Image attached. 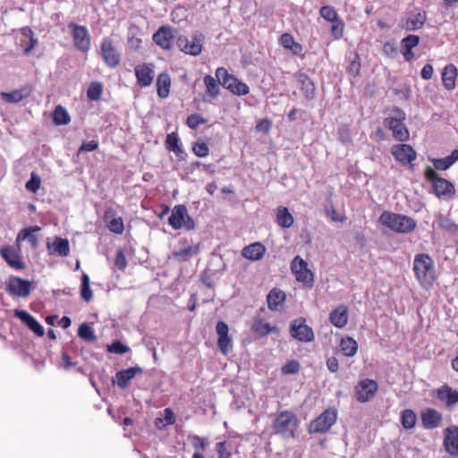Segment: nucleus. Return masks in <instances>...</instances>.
Wrapping results in <instances>:
<instances>
[{"instance_id": "bf43d9fd", "label": "nucleus", "mask_w": 458, "mask_h": 458, "mask_svg": "<svg viewBox=\"0 0 458 458\" xmlns=\"http://www.w3.org/2000/svg\"><path fill=\"white\" fill-rule=\"evenodd\" d=\"M419 43L420 37L417 35L411 34L402 39L401 47L402 48L412 49L416 47L419 45Z\"/></svg>"}, {"instance_id": "de8ad7c7", "label": "nucleus", "mask_w": 458, "mask_h": 458, "mask_svg": "<svg viewBox=\"0 0 458 458\" xmlns=\"http://www.w3.org/2000/svg\"><path fill=\"white\" fill-rule=\"evenodd\" d=\"M103 94V85L99 81H92L88 89H87V97L89 100L97 101L101 98Z\"/></svg>"}, {"instance_id": "f03ea898", "label": "nucleus", "mask_w": 458, "mask_h": 458, "mask_svg": "<svg viewBox=\"0 0 458 458\" xmlns=\"http://www.w3.org/2000/svg\"><path fill=\"white\" fill-rule=\"evenodd\" d=\"M413 271L420 284L429 287L435 281L434 261L428 254H417L413 260Z\"/></svg>"}, {"instance_id": "bb28decb", "label": "nucleus", "mask_w": 458, "mask_h": 458, "mask_svg": "<svg viewBox=\"0 0 458 458\" xmlns=\"http://www.w3.org/2000/svg\"><path fill=\"white\" fill-rule=\"evenodd\" d=\"M266 247L259 242H256L245 246L242 250V256L251 261H258L263 259L266 253Z\"/></svg>"}, {"instance_id": "6e6552de", "label": "nucleus", "mask_w": 458, "mask_h": 458, "mask_svg": "<svg viewBox=\"0 0 458 458\" xmlns=\"http://www.w3.org/2000/svg\"><path fill=\"white\" fill-rule=\"evenodd\" d=\"M336 419V410L328 408L310 422L308 430L310 433H326L335 423Z\"/></svg>"}, {"instance_id": "6e6d98bb", "label": "nucleus", "mask_w": 458, "mask_h": 458, "mask_svg": "<svg viewBox=\"0 0 458 458\" xmlns=\"http://www.w3.org/2000/svg\"><path fill=\"white\" fill-rule=\"evenodd\" d=\"M207 123L199 114H192L187 117L186 124L192 130H196L199 125Z\"/></svg>"}, {"instance_id": "ea45409f", "label": "nucleus", "mask_w": 458, "mask_h": 458, "mask_svg": "<svg viewBox=\"0 0 458 458\" xmlns=\"http://www.w3.org/2000/svg\"><path fill=\"white\" fill-rule=\"evenodd\" d=\"M171 87V78L167 72H161L157 79V93L161 98L169 96Z\"/></svg>"}, {"instance_id": "58836bf2", "label": "nucleus", "mask_w": 458, "mask_h": 458, "mask_svg": "<svg viewBox=\"0 0 458 458\" xmlns=\"http://www.w3.org/2000/svg\"><path fill=\"white\" fill-rule=\"evenodd\" d=\"M425 22L426 13L420 12L415 15L407 18L403 23V28L409 31L418 30L423 27Z\"/></svg>"}, {"instance_id": "dca6fc26", "label": "nucleus", "mask_w": 458, "mask_h": 458, "mask_svg": "<svg viewBox=\"0 0 458 458\" xmlns=\"http://www.w3.org/2000/svg\"><path fill=\"white\" fill-rule=\"evenodd\" d=\"M32 289L31 282L19 276L11 277L6 285V290L11 295L22 298L29 296Z\"/></svg>"}, {"instance_id": "393cba45", "label": "nucleus", "mask_w": 458, "mask_h": 458, "mask_svg": "<svg viewBox=\"0 0 458 458\" xmlns=\"http://www.w3.org/2000/svg\"><path fill=\"white\" fill-rule=\"evenodd\" d=\"M280 45L286 50H289L293 55L304 58L303 46L295 41L291 33H283L279 38Z\"/></svg>"}, {"instance_id": "4c0bfd02", "label": "nucleus", "mask_w": 458, "mask_h": 458, "mask_svg": "<svg viewBox=\"0 0 458 458\" xmlns=\"http://www.w3.org/2000/svg\"><path fill=\"white\" fill-rule=\"evenodd\" d=\"M339 348L345 357L352 358L357 354L359 345L354 338L345 336L341 339Z\"/></svg>"}, {"instance_id": "09e8293b", "label": "nucleus", "mask_w": 458, "mask_h": 458, "mask_svg": "<svg viewBox=\"0 0 458 458\" xmlns=\"http://www.w3.org/2000/svg\"><path fill=\"white\" fill-rule=\"evenodd\" d=\"M344 28L345 24L340 17L331 21L330 30L334 39L339 40L343 38Z\"/></svg>"}, {"instance_id": "c756f323", "label": "nucleus", "mask_w": 458, "mask_h": 458, "mask_svg": "<svg viewBox=\"0 0 458 458\" xmlns=\"http://www.w3.org/2000/svg\"><path fill=\"white\" fill-rule=\"evenodd\" d=\"M348 308L342 304L334 309L329 315V321L337 328L344 327L348 323Z\"/></svg>"}, {"instance_id": "8fccbe9b", "label": "nucleus", "mask_w": 458, "mask_h": 458, "mask_svg": "<svg viewBox=\"0 0 458 458\" xmlns=\"http://www.w3.org/2000/svg\"><path fill=\"white\" fill-rule=\"evenodd\" d=\"M81 296L86 302H89L93 296L89 285V277L86 274H83L81 276Z\"/></svg>"}, {"instance_id": "79ce46f5", "label": "nucleus", "mask_w": 458, "mask_h": 458, "mask_svg": "<svg viewBox=\"0 0 458 458\" xmlns=\"http://www.w3.org/2000/svg\"><path fill=\"white\" fill-rule=\"evenodd\" d=\"M457 160L458 149H454L448 157L433 159L432 163L435 169L444 171L451 167Z\"/></svg>"}, {"instance_id": "f257e3e1", "label": "nucleus", "mask_w": 458, "mask_h": 458, "mask_svg": "<svg viewBox=\"0 0 458 458\" xmlns=\"http://www.w3.org/2000/svg\"><path fill=\"white\" fill-rule=\"evenodd\" d=\"M378 222L397 233H410L417 226V223L412 217L390 211H384L380 215Z\"/></svg>"}, {"instance_id": "423d86ee", "label": "nucleus", "mask_w": 458, "mask_h": 458, "mask_svg": "<svg viewBox=\"0 0 458 458\" xmlns=\"http://www.w3.org/2000/svg\"><path fill=\"white\" fill-rule=\"evenodd\" d=\"M216 77L218 81H221V84L233 94L237 96H245L249 94V86L235 76L230 74L227 70L224 67H218L216 71Z\"/></svg>"}, {"instance_id": "3c124183", "label": "nucleus", "mask_w": 458, "mask_h": 458, "mask_svg": "<svg viewBox=\"0 0 458 458\" xmlns=\"http://www.w3.org/2000/svg\"><path fill=\"white\" fill-rule=\"evenodd\" d=\"M78 335L87 342H93L97 339L91 327L87 323H82L78 329Z\"/></svg>"}, {"instance_id": "b1692460", "label": "nucleus", "mask_w": 458, "mask_h": 458, "mask_svg": "<svg viewBox=\"0 0 458 458\" xmlns=\"http://www.w3.org/2000/svg\"><path fill=\"white\" fill-rule=\"evenodd\" d=\"M32 91L33 87L30 84H26L21 89H14L11 92H1V98L6 103H19L29 98Z\"/></svg>"}, {"instance_id": "2eb2a0df", "label": "nucleus", "mask_w": 458, "mask_h": 458, "mask_svg": "<svg viewBox=\"0 0 458 458\" xmlns=\"http://www.w3.org/2000/svg\"><path fill=\"white\" fill-rule=\"evenodd\" d=\"M176 30L168 25L161 26L152 36L153 41L164 50H171Z\"/></svg>"}, {"instance_id": "7c9ffc66", "label": "nucleus", "mask_w": 458, "mask_h": 458, "mask_svg": "<svg viewBox=\"0 0 458 458\" xmlns=\"http://www.w3.org/2000/svg\"><path fill=\"white\" fill-rule=\"evenodd\" d=\"M41 228L38 225L26 227L21 229L16 238V242L19 244L21 242L28 241L32 249H37L38 246V238L36 234Z\"/></svg>"}, {"instance_id": "9d476101", "label": "nucleus", "mask_w": 458, "mask_h": 458, "mask_svg": "<svg viewBox=\"0 0 458 458\" xmlns=\"http://www.w3.org/2000/svg\"><path fill=\"white\" fill-rule=\"evenodd\" d=\"M291 270L298 282L310 287L312 286L314 275L312 271L308 268L307 262L301 256L293 258L291 263Z\"/></svg>"}, {"instance_id": "69168bd1", "label": "nucleus", "mask_w": 458, "mask_h": 458, "mask_svg": "<svg viewBox=\"0 0 458 458\" xmlns=\"http://www.w3.org/2000/svg\"><path fill=\"white\" fill-rule=\"evenodd\" d=\"M216 451L218 454V458H231L232 454L226 449V443L225 441L217 442L216 444Z\"/></svg>"}, {"instance_id": "1a4fd4ad", "label": "nucleus", "mask_w": 458, "mask_h": 458, "mask_svg": "<svg viewBox=\"0 0 458 458\" xmlns=\"http://www.w3.org/2000/svg\"><path fill=\"white\" fill-rule=\"evenodd\" d=\"M99 53L107 67L114 69L120 64L121 54L110 38H104L102 39Z\"/></svg>"}, {"instance_id": "f3484780", "label": "nucleus", "mask_w": 458, "mask_h": 458, "mask_svg": "<svg viewBox=\"0 0 458 458\" xmlns=\"http://www.w3.org/2000/svg\"><path fill=\"white\" fill-rule=\"evenodd\" d=\"M216 332L217 334V347L224 355H227L233 348V339L229 335L228 325L222 320L218 321Z\"/></svg>"}, {"instance_id": "0eeeda50", "label": "nucleus", "mask_w": 458, "mask_h": 458, "mask_svg": "<svg viewBox=\"0 0 458 458\" xmlns=\"http://www.w3.org/2000/svg\"><path fill=\"white\" fill-rule=\"evenodd\" d=\"M168 224L174 230L185 228L188 231L195 228L194 220L188 215L185 205H176L168 218Z\"/></svg>"}, {"instance_id": "c85d7f7f", "label": "nucleus", "mask_w": 458, "mask_h": 458, "mask_svg": "<svg viewBox=\"0 0 458 458\" xmlns=\"http://www.w3.org/2000/svg\"><path fill=\"white\" fill-rule=\"evenodd\" d=\"M47 248L49 254H57L60 257H67L70 254V243L67 239L55 237L52 243L47 242Z\"/></svg>"}, {"instance_id": "c9c22d12", "label": "nucleus", "mask_w": 458, "mask_h": 458, "mask_svg": "<svg viewBox=\"0 0 458 458\" xmlns=\"http://www.w3.org/2000/svg\"><path fill=\"white\" fill-rule=\"evenodd\" d=\"M296 79L301 85V90L307 99H313L316 88L311 79L306 73H298Z\"/></svg>"}, {"instance_id": "864d4df0", "label": "nucleus", "mask_w": 458, "mask_h": 458, "mask_svg": "<svg viewBox=\"0 0 458 458\" xmlns=\"http://www.w3.org/2000/svg\"><path fill=\"white\" fill-rule=\"evenodd\" d=\"M319 13L322 18H324L326 21H327L329 22L339 18V15L337 13L336 10L331 5L322 6L319 10Z\"/></svg>"}, {"instance_id": "5fc2aeb1", "label": "nucleus", "mask_w": 458, "mask_h": 458, "mask_svg": "<svg viewBox=\"0 0 458 458\" xmlns=\"http://www.w3.org/2000/svg\"><path fill=\"white\" fill-rule=\"evenodd\" d=\"M301 365L296 360L287 361L281 369L284 375H293L300 371Z\"/></svg>"}, {"instance_id": "052dcab7", "label": "nucleus", "mask_w": 458, "mask_h": 458, "mask_svg": "<svg viewBox=\"0 0 458 458\" xmlns=\"http://www.w3.org/2000/svg\"><path fill=\"white\" fill-rule=\"evenodd\" d=\"M107 351L112 353L124 354L130 351V348L120 341H114L107 345Z\"/></svg>"}, {"instance_id": "4be33fe9", "label": "nucleus", "mask_w": 458, "mask_h": 458, "mask_svg": "<svg viewBox=\"0 0 458 458\" xmlns=\"http://www.w3.org/2000/svg\"><path fill=\"white\" fill-rule=\"evenodd\" d=\"M200 251V245L189 244L186 240L183 241V247L172 253L171 259L174 260L182 263L190 260L192 257L198 255Z\"/></svg>"}, {"instance_id": "c03bdc74", "label": "nucleus", "mask_w": 458, "mask_h": 458, "mask_svg": "<svg viewBox=\"0 0 458 458\" xmlns=\"http://www.w3.org/2000/svg\"><path fill=\"white\" fill-rule=\"evenodd\" d=\"M52 119L53 123L57 126L66 125L71 122V116L69 113L61 105L56 106L54 109V112L52 113Z\"/></svg>"}, {"instance_id": "9b49d317", "label": "nucleus", "mask_w": 458, "mask_h": 458, "mask_svg": "<svg viewBox=\"0 0 458 458\" xmlns=\"http://www.w3.org/2000/svg\"><path fill=\"white\" fill-rule=\"evenodd\" d=\"M68 28L72 30L74 47L78 50L87 53L90 48V36L88 29L73 21L68 24Z\"/></svg>"}, {"instance_id": "ddd939ff", "label": "nucleus", "mask_w": 458, "mask_h": 458, "mask_svg": "<svg viewBox=\"0 0 458 458\" xmlns=\"http://www.w3.org/2000/svg\"><path fill=\"white\" fill-rule=\"evenodd\" d=\"M355 397L360 403H367L373 399L378 391V385L373 379L360 380L355 386Z\"/></svg>"}, {"instance_id": "a18cd8bd", "label": "nucleus", "mask_w": 458, "mask_h": 458, "mask_svg": "<svg viewBox=\"0 0 458 458\" xmlns=\"http://www.w3.org/2000/svg\"><path fill=\"white\" fill-rule=\"evenodd\" d=\"M203 81L206 86V95L212 99L216 98L220 91L219 82L211 75H206Z\"/></svg>"}, {"instance_id": "412c9836", "label": "nucleus", "mask_w": 458, "mask_h": 458, "mask_svg": "<svg viewBox=\"0 0 458 458\" xmlns=\"http://www.w3.org/2000/svg\"><path fill=\"white\" fill-rule=\"evenodd\" d=\"M445 450L452 456H458V427L451 426L444 431Z\"/></svg>"}, {"instance_id": "72a5a7b5", "label": "nucleus", "mask_w": 458, "mask_h": 458, "mask_svg": "<svg viewBox=\"0 0 458 458\" xmlns=\"http://www.w3.org/2000/svg\"><path fill=\"white\" fill-rule=\"evenodd\" d=\"M458 76V70L453 64H447L442 72V81L444 87L447 90H452L456 87V79Z\"/></svg>"}, {"instance_id": "f8f14e48", "label": "nucleus", "mask_w": 458, "mask_h": 458, "mask_svg": "<svg viewBox=\"0 0 458 458\" xmlns=\"http://www.w3.org/2000/svg\"><path fill=\"white\" fill-rule=\"evenodd\" d=\"M290 334L293 338L303 343L312 342L315 338L313 329L306 324L303 318L295 319L291 323Z\"/></svg>"}, {"instance_id": "f704fd0d", "label": "nucleus", "mask_w": 458, "mask_h": 458, "mask_svg": "<svg viewBox=\"0 0 458 458\" xmlns=\"http://www.w3.org/2000/svg\"><path fill=\"white\" fill-rule=\"evenodd\" d=\"M286 299V294L279 288H273L267 296V307L270 310H277L283 306Z\"/></svg>"}, {"instance_id": "2f4dec72", "label": "nucleus", "mask_w": 458, "mask_h": 458, "mask_svg": "<svg viewBox=\"0 0 458 458\" xmlns=\"http://www.w3.org/2000/svg\"><path fill=\"white\" fill-rule=\"evenodd\" d=\"M437 397L447 407H452L458 403V391L454 390L447 385H444L437 389Z\"/></svg>"}, {"instance_id": "5701e85b", "label": "nucleus", "mask_w": 458, "mask_h": 458, "mask_svg": "<svg viewBox=\"0 0 458 458\" xmlns=\"http://www.w3.org/2000/svg\"><path fill=\"white\" fill-rule=\"evenodd\" d=\"M422 426L427 429L437 428L442 422L441 413L433 408H425L420 412Z\"/></svg>"}, {"instance_id": "603ef678", "label": "nucleus", "mask_w": 458, "mask_h": 458, "mask_svg": "<svg viewBox=\"0 0 458 458\" xmlns=\"http://www.w3.org/2000/svg\"><path fill=\"white\" fill-rule=\"evenodd\" d=\"M325 212L327 216L334 222H344L346 217L344 216H339L337 211L329 198H327V203L325 205Z\"/></svg>"}, {"instance_id": "20e7f679", "label": "nucleus", "mask_w": 458, "mask_h": 458, "mask_svg": "<svg viewBox=\"0 0 458 458\" xmlns=\"http://www.w3.org/2000/svg\"><path fill=\"white\" fill-rule=\"evenodd\" d=\"M391 113L393 115L386 117L384 121L385 126L392 131L394 140L401 142L408 140L410 132L403 123L405 120L404 112L399 107H394L392 109Z\"/></svg>"}, {"instance_id": "e2e57ef3", "label": "nucleus", "mask_w": 458, "mask_h": 458, "mask_svg": "<svg viewBox=\"0 0 458 458\" xmlns=\"http://www.w3.org/2000/svg\"><path fill=\"white\" fill-rule=\"evenodd\" d=\"M127 45L131 50L137 52L141 48L142 40L136 35H130L128 37Z\"/></svg>"}, {"instance_id": "a878e982", "label": "nucleus", "mask_w": 458, "mask_h": 458, "mask_svg": "<svg viewBox=\"0 0 458 458\" xmlns=\"http://www.w3.org/2000/svg\"><path fill=\"white\" fill-rule=\"evenodd\" d=\"M15 317L19 318L36 335L43 336L45 334L43 327L38 320L25 310H14Z\"/></svg>"}, {"instance_id": "aec40b11", "label": "nucleus", "mask_w": 458, "mask_h": 458, "mask_svg": "<svg viewBox=\"0 0 458 458\" xmlns=\"http://www.w3.org/2000/svg\"><path fill=\"white\" fill-rule=\"evenodd\" d=\"M2 258L6 263L16 270H23L25 268V263L23 262L21 254L19 250H15L12 246H4L0 250Z\"/></svg>"}, {"instance_id": "0e129e2a", "label": "nucleus", "mask_w": 458, "mask_h": 458, "mask_svg": "<svg viewBox=\"0 0 458 458\" xmlns=\"http://www.w3.org/2000/svg\"><path fill=\"white\" fill-rule=\"evenodd\" d=\"M193 442L192 446L195 450V452H200L205 451L207 448L208 443L205 437H199V436H193L192 437Z\"/></svg>"}, {"instance_id": "cd10ccee", "label": "nucleus", "mask_w": 458, "mask_h": 458, "mask_svg": "<svg viewBox=\"0 0 458 458\" xmlns=\"http://www.w3.org/2000/svg\"><path fill=\"white\" fill-rule=\"evenodd\" d=\"M114 210L108 208L104 213V221L106 223V227L109 231L116 234H122L124 231L123 220L121 216H114Z\"/></svg>"}, {"instance_id": "a211bd4d", "label": "nucleus", "mask_w": 458, "mask_h": 458, "mask_svg": "<svg viewBox=\"0 0 458 458\" xmlns=\"http://www.w3.org/2000/svg\"><path fill=\"white\" fill-rule=\"evenodd\" d=\"M137 83L140 88L150 86L154 80V64L142 63L134 68Z\"/></svg>"}, {"instance_id": "473e14b6", "label": "nucleus", "mask_w": 458, "mask_h": 458, "mask_svg": "<svg viewBox=\"0 0 458 458\" xmlns=\"http://www.w3.org/2000/svg\"><path fill=\"white\" fill-rule=\"evenodd\" d=\"M142 369L139 367H131L127 369H123L115 374L116 384L121 389H125L130 381L138 374L141 373Z\"/></svg>"}, {"instance_id": "774afa93", "label": "nucleus", "mask_w": 458, "mask_h": 458, "mask_svg": "<svg viewBox=\"0 0 458 458\" xmlns=\"http://www.w3.org/2000/svg\"><path fill=\"white\" fill-rule=\"evenodd\" d=\"M179 144V137L175 132L167 134L165 139V146L169 151L176 148Z\"/></svg>"}, {"instance_id": "39448f33", "label": "nucleus", "mask_w": 458, "mask_h": 458, "mask_svg": "<svg viewBox=\"0 0 458 458\" xmlns=\"http://www.w3.org/2000/svg\"><path fill=\"white\" fill-rule=\"evenodd\" d=\"M424 174L426 180L431 183L433 192L438 198L451 199L455 195L454 184L448 180L438 176L432 167L428 166Z\"/></svg>"}, {"instance_id": "6ab92c4d", "label": "nucleus", "mask_w": 458, "mask_h": 458, "mask_svg": "<svg viewBox=\"0 0 458 458\" xmlns=\"http://www.w3.org/2000/svg\"><path fill=\"white\" fill-rule=\"evenodd\" d=\"M391 153L394 157L395 160L403 165L409 164L413 166L411 163L417 157L416 151L408 144H398L394 146Z\"/></svg>"}, {"instance_id": "7ed1b4c3", "label": "nucleus", "mask_w": 458, "mask_h": 458, "mask_svg": "<svg viewBox=\"0 0 458 458\" xmlns=\"http://www.w3.org/2000/svg\"><path fill=\"white\" fill-rule=\"evenodd\" d=\"M300 421L291 411H281L273 422V430L284 439L294 438Z\"/></svg>"}, {"instance_id": "680f3d73", "label": "nucleus", "mask_w": 458, "mask_h": 458, "mask_svg": "<svg viewBox=\"0 0 458 458\" xmlns=\"http://www.w3.org/2000/svg\"><path fill=\"white\" fill-rule=\"evenodd\" d=\"M383 52L388 57L394 58L398 55V47L394 42L387 41L383 46Z\"/></svg>"}, {"instance_id": "a19ab883", "label": "nucleus", "mask_w": 458, "mask_h": 458, "mask_svg": "<svg viewBox=\"0 0 458 458\" xmlns=\"http://www.w3.org/2000/svg\"><path fill=\"white\" fill-rule=\"evenodd\" d=\"M252 331L259 335L260 337L266 336L272 332L278 333L279 329L277 327H271L268 322L263 318H256L253 320L251 326Z\"/></svg>"}, {"instance_id": "49530a36", "label": "nucleus", "mask_w": 458, "mask_h": 458, "mask_svg": "<svg viewBox=\"0 0 458 458\" xmlns=\"http://www.w3.org/2000/svg\"><path fill=\"white\" fill-rule=\"evenodd\" d=\"M417 420V414L411 409H405L401 412V424L405 429L413 428Z\"/></svg>"}, {"instance_id": "4d7b16f0", "label": "nucleus", "mask_w": 458, "mask_h": 458, "mask_svg": "<svg viewBox=\"0 0 458 458\" xmlns=\"http://www.w3.org/2000/svg\"><path fill=\"white\" fill-rule=\"evenodd\" d=\"M192 152L199 157H205L209 154V148L204 141H197L192 146Z\"/></svg>"}, {"instance_id": "13d9d810", "label": "nucleus", "mask_w": 458, "mask_h": 458, "mask_svg": "<svg viewBox=\"0 0 458 458\" xmlns=\"http://www.w3.org/2000/svg\"><path fill=\"white\" fill-rule=\"evenodd\" d=\"M40 184V177L37 174L32 173L30 179L25 184V188L27 191L36 193L39 190Z\"/></svg>"}, {"instance_id": "37998d69", "label": "nucleus", "mask_w": 458, "mask_h": 458, "mask_svg": "<svg viewBox=\"0 0 458 458\" xmlns=\"http://www.w3.org/2000/svg\"><path fill=\"white\" fill-rule=\"evenodd\" d=\"M294 222L293 215L285 207H279L276 210V223L282 228H289Z\"/></svg>"}, {"instance_id": "338daca9", "label": "nucleus", "mask_w": 458, "mask_h": 458, "mask_svg": "<svg viewBox=\"0 0 458 458\" xmlns=\"http://www.w3.org/2000/svg\"><path fill=\"white\" fill-rule=\"evenodd\" d=\"M114 264L120 270H124L127 267V259L123 250L116 252Z\"/></svg>"}, {"instance_id": "4468645a", "label": "nucleus", "mask_w": 458, "mask_h": 458, "mask_svg": "<svg viewBox=\"0 0 458 458\" xmlns=\"http://www.w3.org/2000/svg\"><path fill=\"white\" fill-rule=\"evenodd\" d=\"M176 44L184 54L197 56L202 52L203 37L201 35L194 36L191 40H189L188 38L180 36L177 38Z\"/></svg>"}, {"instance_id": "e433bc0d", "label": "nucleus", "mask_w": 458, "mask_h": 458, "mask_svg": "<svg viewBox=\"0 0 458 458\" xmlns=\"http://www.w3.org/2000/svg\"><path fill=\"white\" fill-rule=\"evenodd\" d=\"M21 34L28 41L21 39V47L23 48L25 55H30L38 45V38L34 37L33 30L29 27L22 28Z\"/></svg>"}]
</instances>
